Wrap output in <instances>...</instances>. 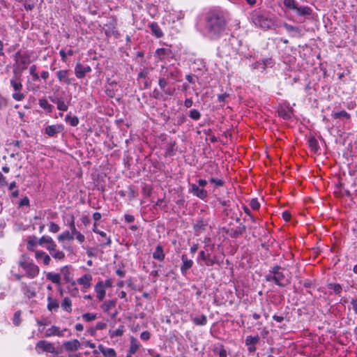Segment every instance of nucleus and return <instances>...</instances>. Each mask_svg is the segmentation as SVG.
<instances>
[{
  "label": "nucleus",
  "instance_id": "f257e3e1",
  "mask_svg": "<svg viewBox=\"0 0 357 357\" xmlns=\"http://www.w3.org/2000/svg\"><path fill=\"white\" fill-rule=\"evenodd\" d=\"M226 21L224 16L219 12L211 10L205 16V29L208 37L218 38L225 29Z\"/></svg>",
  "mask_w": 357,
  "mask_h": 357
},
{
  "label": "nucleus",
  "instance_id": "f03ea898",
  "mask_svg": "<svg viewBox=\"0 0 357 357\" xmlns=\"http://www.w3.org/2000/svg\"><path fill=\"white\" fill-rule=\"evenodd\" d=\"M18 266L24 271L28 278L33 279L37 277L40 273V268L38 265L35 264L33 260L27 254H22L19 260Z\"/></svg>",
  "mask_w": 357,
  "mask_h": 357
},
{
  "label": "nucleus",
  "instance_id": "7ed1b4c3",
  "mask_svg": "<svg viewBox=\"0 0 357 357\" xmlns=\"http://www.w3.org/2000/svg\"><path fill=\"white\" fill-rule=\"evenodd\" d=\"M273 281L275 284L280 287H284L289 282L288 271L281 268L275 266L269 274V282Z\"/></svg>",
  "mask_w": 357,
  "mask_h": 357
},
{
  "label": "nucleus",
  "instance_id": "20e7f679",
  "mask_svg": "<svg viewBox=\"0 0 357 357\" xmlns=\"http://www.w3.org/2000/svg\"><path fill=\"white\" fill-rule=\"evenodd\" d=\"M10 83L14 90L13 98L16 101H22L25 98L24 94L21 92L23 88L22 82L19 78H13L10 79Z\"/></svg>",
  "mask_w": 357,
  "mask_h": 357
},
{
  "label": "nucleus",
  "instance_id": "39448f33",
  "mask_svg": "<svg viewBox=\"0 0 357 357\" xmlns=\"http://www.w3.org/2000/svg\"><path fill=\"white\" fill-rule=\"evenodd\" d=\"M36 350L38 354L45 351L51 354H56V349L54 344L46 340H40L36 344Z\"/></svg>",
  "mask_w": 357,
  "mask_h": 357
},
{
  "label": "nucleus",
  "instance_id": "423d86ee",
  "mask_svg": "<svg viewBox=\"0 0 357 357\" xmlns=\"http://www.w3.org/2000/svg\"><path fill=\"white\" fill-rule=\"evenodd\" d=\"M67 331L68 330L66 328L63 329H60L59 327L54 325L45 331V336L46 337H50L52 336L64 337V333Z\"/></svg>",
  "mask_w": 357,
  "mask_h": 357
},
{
  "label": "nucleus",
  "instance_id": "0eeeda50",
  "mask_svg": "<svg viewBox=\"0 0 357 357\" xmlns=\"http://www.w3.org/2000/svg\"><path fill=\"white\" fill-rule=\"evenodd\" d=\"M64 127L62 124L48 126L45 129V133L49 137H54L63 131Z\"/></svg>",
  "mask_w": 357,
  "mask_h": 357
},
{
  "label": "nucleus",
  "instance_id": "6e6552de",
  "mask_svg": "<svg viewBox=\"0 0 357 357\" xmlns=\"http://www.w3.org/2000/svg\"><path fill=\"white\" fill-rule=\"evenodd\" d=\"M35 259L38 261V262L42 261L43 264L45 266L50 265L52 259L49 255L45 252L43 250H37L35 251Z\"/></svg>",
  "mask_w": 357,
  "mask_h": 357
},
{
  "label": "nucleus",
  "instance_id": "1a4fd4ad",
  "mask_svg": "<svg viewBox=\"0 0 357 357\" xmlns=\"http://www.w3.org/2000/svg\"><path fill=\"white\" fill-rule=\"evenodd\" d=\"M199 259L202 260L207 266H212L218 263L215 257H211L210 254L206 253L204 250L199 252L198 260Z\"/></svg>",
  "mask_w": 357,
  "mask_h": 357
},
{
  "label": "nucleus",
  "instance_id": "9d476101",
  "mask_svg": "<svg viewBox=\"0 0 357 357\" xmlns=\"http://www.w3.org/2000/svg\"><path fill=\"white\" fill-rule=\"evenodd\" d=\"M63 346L66 351H75L80 348L81 344L78 340L74 339L63 342Z\"/></svg>",
  "mask_w": 357,
  "mask_h": 357
},
{
  "label": "nucleus",
  "instance_id": "9b49d317",
  "mask_svg": "<svg viewBox=\"0 0 357 357\" xmlns=\"http://www.w3.org/2000/svg\"><path fill=\"white\" fill-rule=\"evenodd\" d=\"M21 290L24 295L28 298H31L36 296V289L31 287L30 284L22 282L21 284Z\"/></svg>",
  "mask_w": 357,
  "mask_h": 357
},
{
  "label": "nucleus",
  "instance_id": "f8f14e48",
  "mask_svg": "<svg viewBox=\"0 0 357 357\" xmlns=\"http://www.w3.org/2000/svg\"><path fill=\"white\" fill-rule=\"evenodd\" d=\"M93 277L91 274H84L77 279V283L82 287L83 289H89L91 286Z\"/></svg>",
  "mask_w": 357,
  "mask_h": 357
},
{
  "label": "nucleus",
  "instance_id": "ddd939ff",
  "mask_svg": "<svg viewBox=\"0 0 357 357\" xmlns=\"http://www.w3.org/2000/svg\"><path fill=\"white\" fill-rule=\"evenodd\" d=\"M91 70V68L89 66H83L79 63L75 68V73L77 78H83Z\"/></svg>",
  "mask_w": 357,
  "mask_h": 357
},
{
  "label": "nucleus",
  "instance_id": "4468645a",
  "mask_svg": "<svg viewBox=\"0 0 357 357\" xmlns=\"http://www.w3.org/2000/svg\"><path fill=\"white\" fill-rule=\"evenodd\" d=\"M278 114L280 116L282 117L284 119H289L291 118L293 114V109L289 105L284 106L282 105L278 109Z\"/></svg>",
  "mask_w": 357,
  "mask_h": 357
},
{
  "label": "nucleus",
  "instance_id": "2eb2a0df",
  "mask_svg": "<svg viewBox=\"0 0 357 357\" xmlns=\"http://www.w3.org/2000/svg\"><path fill=\"white\" fill-rule=\"evenodd\" d=\"M94 290L96 293L97 298L102 301L106 295V289L103 287L102 281H99L96 283Z\"/></svg>",
  "mask_w": 357,
  "mask_h": 357
},
{
  "label": "nucleus",
  "instance_id": "dca6fc26",
  "mask_svg": "<svg viewBox=\"0 0 357 357\" xmlns=\"http://www.w3.org/2000/svg\"><path fill=\"white\" fill-rule=\"evenodd\" d=\"M192 194L197 197L204 199L207 197V192L204 188L197 186L196 184H192L190 187Z\"/></svg>",
  "mask_w": 357,
  "mask_h": 357
},
{
  "label": "nucleus",
  "instance_id": "f3484780",
  "mask_svg": "<svg viewBox=\"0 0 357 357\" xmlns=\"http://www.w3.org/2000/svg\"><path fill=\"white\" fill-rule=\"evenodd\" d=\"M39 245H43L46 244L47 250H52L53 247L55 246V242L52 238L50 236H43L38 239Z\"/></svg>",
  "mask_w": 357,
  "mask_h": 357
},
{
  "label": "nucleus",
  "instance_id": "a211bd4d",
  "mask_svg": "<svg viewBox=\"0 0 357 357\" xmlns=\"http://www.w3.org/2000/svg\"><path fill=\"white\" fill-rule=\"evenodd\" d=\"M181 260H182L183 264L181 267V271L183 275H185L188 270L190 269L192 266L193 261H192V260L188 259V257L185 255H181Z\"/></svg>",
  "mask_w": 357,
  "mask_h": 357
},
{
  "label": "nucleus",
  "instance_id": "6ab92c4d",
  "mask_svg": "<svg viewBox=\"0 0 357 357\" xmlns=\"http://www.w3.org/2000/svg\"><path fill=\"white\" fill-rule=\"evenodd\" d=\"M172 52L169 48H158L155 50V55L160 60L170 57Z\"/></svg>",
  "mask_w": 357,
  "mask_h": 357
},
{
  "label": "nucleus",
  "instance_id": "aec40b11",
  "mask_svg": "<svg viewBox=\"0 0 357 357\" xmlns=\"http://www.w3.org/2000/svg\"><path fill=\"white\" fill-rule=\"evenodd\" d=\"M253 22L257 26H259L264 29H266L268 28V21L267 19L264 18L263 16L256 15L253 17Z\"/></svg>",
  "mask_w": 357,
  "mask_h": 357
},
{
  "label": "nucleus",
  "instance_id": "412c9836",
  "mask_svg": "<svg viewBox=\"0 0 357 357\" xmlns=\"http://www.w3.org/2000/svg\"><path fill=\"white\" fill-rule=\"evenodd\" d=\"M167 77L171 78L174 80H178L180 77V72L177 68L174 66H169L167 68Z\"/></svg>",
  "mask_w": 357,
  "mask_h": 357
},
{
  "label": "nucleus",
  "instance_id": "4be33fe9",
  "mask_svg": "<svg viewBox=\"0 0 357 357\" xmlns=\"http://www.w3.org/2000/svg\"><path fill=\"white\" fill-rule=\"evenodd\" d=\"M16 61L19 65L22 66V69H26L27 65L29 63V59L27 56L20 54V53L16 54Z\"/></svg>",
  "mask_w": 357,
  "mask_h": 357
},
{
  "label": "nucleus",
  "instance_id": "5701e85b",
  "mask_svg": "<svg viewBox=\"0 0 357 357\" xmlns=\"http://www.w3.org/2000/svg\"><path fill=\"white\" fill-rule=\"evenodd\" d=\"M52 257L56 260H63L65 258V253L59 250L56 249V244L53 247L52 250H47Z\"/></svg>",
  "mask_w": 357,
  "mask_h": 357
},
{
  "label": "nucleus",
  "instance_id": "b1692460",
  "mask_svg": "<svg viewBox=\"0 0 357 357\" xmlns=\"http://www.w3.org/2000/svg\"><path fill=\"white\" fill-rule=\"evenodd\" d=\"M98 350L105 357H116V353L112 348H105L103 345H98Z\"/></svg>",
  "mask_w": 357,
  "mask_h": 357
},
{
  "label": "nucleus",
  "instance_id": "393cba45",
  "mask_svg": "<svg viewBox=\"0 0 357 357\" xmlns=\"http://www.w3.org/2000/svg\"><path fill=\"white\" fill-rule=\"evenodd\" d=\"M47 308L50 311H56L58 310L59 307V302L56 299H54L52 296H49L47 298Z\"/></svg>",
  "mask_w": 357,
  "mask_h": 357
},
{
  "label": "nucleus",
  "instance_id": "a878e982",
  "mask_svg": "<svg viewBox=\"0 0 357 357\" xmlns=\"http://www.w3.org/2000/svg\"><path fill=\"white\" fill-rule=\"evenodd\" d=\"M57 78L60 82H63L68 84L72 83L71 79L68 77V70H61L56 73Z\"/></svg>",
  "mask_w": 357,
  "mask_h": 357
},
{
  "label": "nucleus",
  "instance_id": "bb28decb",
  "mask_svg": "<svg viewBox=\"0 0 357 357\" xmlns=\"http://www.w3.org/2000/svg\"><path fill=\"white\" fill-rule=\"evenodd\" d=\"M61 273L63 275L64 280L66 282H70L73 280V275L71 273L70 267L65 266L61 268Z\"/></svg>",
  "mask_w": 357,
  "mask_h": 357
},
{
  "label": "nucleus",
  "instance_id": "cd10ccee",
  "mask_svg": "<svg viewBox=\"0 0 357 357\" xmlns=\"http://www.w3.org/2000/svg\"><path fill=\"white\" fill-rule=\"evenodd\" d=\"M149 27L151 29V33L154 35L156 38H159L163 36V32L162 31V30L160 29L157 23H151L149 25Z\"/></svg>",
  "mask_w": 357,
  "mask_h": 357
},
{
  "label": "nucleus",
  "instance_id": "c85d7f7f",
  "mask_svg": "<svg viewBox=\"0 0 357 357\" xmlns=\"http://www.w3.org/2000/svg\"><path fill=\"white\" fill-rule=\"evenodd\" d=\"M153 257L155 259H157L160 261H162L165 259V254L163 252V249L161 245H158L153 253Z\"/></svg>",
  "mask_w": 357,
  "mask_h": 357
},
{
  "label": "nucleus",
  "instance_id": "c756f323",
  "mask_svg": "<svg viewBox=\"0 0 357 357\" xmlns=\"http://www.w3.org/2000/svg\"><path fill=\"white\" fill-rule=\"evenodd\" d=\"M139 347H140V344H139V341L136 338L131 337L129 353H130V354H134L135 353L137 352V351L139 349Z\"/></svg>",
  "mask_w": 357,
  "mask_h": 357
},
{
  "label": "nucleus",
  "instance_id": "7c9ffc66",
  "mask_svg": "<svg viewBox=\"0 0 357 357\" xmlns=\"http://www.w3.org/2000/svg\"><path fill=\"white\" fill-rule=\"evenodd\" d=\"M39 245L38 239L35 237H30L29 239L27 241V245L26 248L29 251L34 252L36 250H35V248Z\"/></svg>",
  "mask_w": 357,
  "mask_h": 357
},
{
  "label": "nucleus",
  "instance_id": "2f4dec72",
  "mask_svg": "<svg viewBox=\"0 0 357 357\" xmlns=\"http://www.w3.org/2000/svg\"><path fill=\"white\" fill-rule=\"evenodd\" d=\"M298 15H310L311 14V9L307 6H296L294 10Z\"/></svg>",
  "mask_w": 357,
  "mask_h": 357
},
{
  "label": "nucleus",
  "instance_id": "473e14b6",
  "mask_svg": "<svg viewBox=\"0 0 357 357\" xmlns=\"http://www.w3.org/2000/svg\"><path fill=\"white\" fill-rule=\"evenodd\" d=\"M115 306V302L114 301H112V300H108V301H105L102 305H101V308L102 309V310L107 313V314H109L110 313V310L114 307Z\"/></svg>",
  "mask_w": 357,
  "mask_h": 357
},
{
  "label": "nucleus",
  "instance_id": "72a5a7b5",
  "mask_svg": "<svg viewBox=\"0 0 357 357\" xmlns=\"http://www.w3.org/2000/svg\"><path fill=\"white\" fill-rule=\"evenodd\" d=\"M38 104L41 108L45 109L46 112L50 113L52 111L53 106L50 105L47 100L45 98H41L38 101Z\"/></svg>",
  "mask_w": 357,
  "mask_h": 357
},
{
  "label": "nucleus",
  "instance_id": "f704fd0d",
  "mask_svg": "<svg viewBox=\"0 0 357 357\" xmlns=\"http://www.w3.org/2000/svg\"><path fill=\"white\" fill-rule=\"evenodd\" d=\"M61 307L65 311H66L68 312H72V301H71L70 298L68 297H65L61 302Z\"/></svg>",
  "mask_w": 357,
  "mask_h": 357
},
{
  "label": "nucleus",
  "instance_id": "c9c22d12",
  "mask_svg": "<svg viewBox=\"0 0 357 357\" xmlns=\"http://www.w3.org/2000/svg\"><path fill=\"white\" fill-rule=\"evenodd\" d=\"M46 278L47 280H50L54 284H60L61 282V276L58 273H54L52 272H49L46 275Z\"/></svg>",
  "mask_w": 357,
  "mask_h": 357
},
{
  "label": "nucleus",
  "instance_id": "e433bc0d",
  "mask_svg": "<svg viewBox=\"0 0 357 357\" xmlns=\"http://www.w3.org/2000/svg\"><path fill=\"white\" fill-rule=\"evenodd\" d=\"M52 102L56 104L57 109L60 111L65 112L68 109V106L65 102L59 98L52 100Z\"/></svg>",
  "mask_w": 357,
  "mask_h": 357
},
{
  "label": "nucleus",
  "instance_id": "4c0bfd02",
  "mask_svg": "<svg viewBox=\"0 0 357 357\" xmlns=\"http://www.w3.org/2000/svg\"><path fill=\"white\" fill-rule=\"evenodd\" d=\"M70 234L73 235V237L75 236L77 241L80 243H83L85 240L84 236L79 231H77L76 228H73Z\"/></svg>",
  "mask_w": 357,
  "mask_h": 357
},
{
  "label": "nucleus",
  "instance_id": "58836bf2",
  "mask_svg": "<svg viewBox=\"0 0 357 357\" xmlns=\"http://www.w3.org/2000/svg\"><path fill=\"white\" fill-rule=\"evenodd\" d=\"M308 144H309V146L310 147L312 151H313L314 152H317L318 151L319 147L318 142L315 137H310L308 139Z\"/></svg>",
  "mask_w": 357,
  "mask_h": 357
},
{
  "label": "nucleus",
  "instance_id": "ea45409f",
  "mask_svg": "<svg viewBox=\"0 0 357 357\" xmlns=\"http://www.w3.org/2000/svg\"><path fill=\"white\" fill-rule=\"evenodd\" d=\"M331 116L334 119H340V118H345L347 119H350V114L349 113H347L344 110H342L340 112L332 113Z\"/></svg>",
  "mask_w": 357,
  "mask_h": 357
},
{
  "label": "nucleus",
  "instance_id": "a19ab883",
  "mask_svg": "<svg viewBox=\"0 0 357 357\" xmlns=\"http://www.w3.org/2000/svg\"><path fill=\"white\" fill-rule=\"evenodd\" d=\"M65 121L68 122L71 126H77L79 123V119L77 116H71L70 115H66Z\"/></svg>",
  "mask_w": 357,
  "mask_h": 357
},
{
  "label": "nucleus",
  "instance_id": "79ce46f5",
  "mask_svg": "<svg viewBox=\"0 0 357 357\" xmlns=\"http://www.w3.org/2000/svg\"><path fill=\"white\" fill-rule=\"evenodd\" d=\"M73 239V235L70 234V232L68 231H63L58 236V240L59 241H63L64 240L71 241Z\"/></svg>",
  "mask_w": 357,
  "mask_h": 357
},
{
  "label": "nucleus",
  "instance_id": "37998d69",
  "mask_svg": "<svg viewBox=\"0 0 357 357\" xmlns=\"http://www.w3.org/2000/svg\"><path fill=\"white\" fill-rule=\"evenodd\" d=\"M193 321L197 325L204 326L206 324L207 319L205 315H201L199 317L194 318Z\"/></svg>",
  "mask_w": 357,
  "mask_h": 357
},
{
  "label": "nucleus",
  "instance_id": "c03bdc74",
  "mask_svg": "<svg viewBox=\"0 0 357 357\" xmlns=\"http://www.w3.org/2000/svg\"><path fill=\"white\" fill-rule=\"evenodd\" d=\"M123 326H120L117 329L114 331H109V335L111 337H119L123 334Z\"/></svg>",
  "mask_w": 357,
  "mask_h": 357
},
{
  "label": "nucleus",
  "instance_id": "a18cd8bd",
  "mask_svg": "<svg viewBox=\"0 0 357 357\" xmlns=\"http://www.w3.org/2000/svg\"><path fill=\"white\" fill-rule=\"evenodd\" d=\"M209 181L214 185V187L218 188L222 186L224 184V181L222 178H215L211 176L209 178Z\"/></svg>",
  "mask_w": 357,
  "mask_h": 357
},
{
  "label": "nucleus",
  "instance_id": "49530a36",
  "mask_svg": "<svg viewBox=\"0 0 357 357\" xmlns=\"http://www.w3.org/2000/svg\"><path fill=\"white\" fill-rule=\"evenodd\" d=\"M297 4L295 0H284V6L290 10H294Z\"/></svg>",
  "mask_w": 357,
  "mask_h": 357
},
{
  "label": "nucleus",
  "instance_id": "de8ad7c7",
  "mask_svg": "<svg viewBox=\"0 0 357 357\" xmlns=\"http://www.w3.org/2000/svg\"><path fill=\"white\" fill-rule=\"evenodd\" d=\"M36 70H37V67H36V65H32L29 68V73L32 76L33 79L35 80V81H37V80L39 79V75L36 73Z\"/></svg>",
  "mask_w": 357,
  "mask_h": 357
},
{
  "label": "nucleus",
  "instance_id": "09e8293b",
  "mask_svg": "<svg viewBox=\"0 0 357 357\" xmlns=\"http://www.w3.org/2000/svg\"><path fill=\"white\" fill-rule=\"evenodd\" d=\"M259 341V337L258 336H248L245 340V344L247 345H255L257 344Z\"/></svg>",
  "mask_w": 357,
  "mask_h": 357
},
{
  "label": "nucleus",
  "instance_id": "8fccbe9b",
  "mask_svg": "<svg viewBox=\"0 0 357 357\" xmlns=\"http://www.w3.org/2000/svg\"><path fill=\"white\" fill-rule=\"evenodd\" d=\"M82 319L86 321H93L96 319V314L95 313H89V312H87V313H84L82 314Z\"/></svg>",
  "mask_w": 357,
  "mask_h": 357
},
{
  "label": "nucleus",
  "instance_id": "3c124183",
  "mask_svg": "<svg viewBox=\"0 0 357 357\" xmlns=\"http://www.w3.org/2000/svg\"><path fill=\"white\" fill-rule=\"evenodd\" d=\"M328 287L337 294H340L342 292V289L340 284H330Z\"/></svg>",
  "mask_w": 357,
  "mask_h": 357
},
{
  "label": "nucleus",
  "instance_id": "603ef678",
  "mask_svg": "<svg viewBox=\"0 0 357 357\" xmlns=\"http://www.w3.org/2000/svg\"><path fill=\"white\" fill-rule=\"evenodd\" d=\"M189 116L194 120H199L200 119L201 114L197 109H191L190 111Z\"/></svg>",
  "mask_w": 357,
  "mask_h": 357
},
{
  "label": "nucleus",
  "instance_id": "864d4df0",
  "mask_svg": "<svg viewBox=\"0 0 357 357\" xmlns=\"http://www.w3.org/2000/svg\"><path fill=\"white\" fill-rule=\"evenodd\" d=\"M97 234H98L100 236H102V238H105L106 239V241L105 243H103L104 245H109L111 244V242H112L111 238H110V237L107 236V234L105 232L99 231Z\"/></svg>",
  "mask_w": 357,
  "mask_h": 357
},
{
  "label": "nucleus",
  "instance_id": "5fc2aeb1",
  "mask_svg": "<svg viewBox=\"0 0 357 357\" xmlns=\"http://www.w3.org/2000/svg\"><path fill=\"white\" fill-rule=\"evenodd\" d=\"M60 230L59 226L54 223L51 222L49 226V231L52 233H57Z\"/></svg>",
  "mask_w": 357,
  "mask_h": 357
},
{
  "label": "nucleus",
  "instance_id": "6e6d98bb",
  "mask_svg": "<svg viewBox=\"0 0 357 357\" xmlns=\"http://www.w3.org/2000/svg\"><path fill=\"white\" fill-rule=\"evenodd\" d=\"M20 315H21V312H20V311H17V312L14 314V317H13V324H14L15 326H19V325H20Z\"/></svg>",
  "mask_w": 357,
  "mask_h": 357
},
{
  "label": "nucleus",
  "instance_id": "4d7b16f0",
  "mask_svg": "<svg viewBox=\"0 0 357 357\" xmlns=\"http://www.w3.org/2000/svg\"><path fill=\"white\" fill-rule=\"evenodd\" d=\"M214 351L218 354L219 357H227V351L224 348H216Z\"/></svg>",
  "mask_w": 357,
  "mask_h": 357
},
{
  "label": "nucleus",
  "instance_id": "13d9d810",
  "mask_svg": "<svg viewBox=\"0 0 357 357\" xmlns=\"http://www.w3.org/2000/svg\"><path fill=\"white\" fill-rule=\"evenodd\" d=\"M250 205L251 208L254 210H257L260 206V204L257 199H252L250 201Z\"/></svg>",
  "mask_w": 357,
  "mask_h": 357
},
{
  "label": "nucleus",
  "instance_id": "bf43d9fd",
  "mask_svg": "<svg viewBox=\"0 0 357 357\" xmlns=\"http://www.w3.org/2000/svg\"><path fill=\"white\" fill-rule=\"evenodd\" d=\"M351 304L352 305L353 310L355 314H357V296L351 299Z\"/></svg>",
  "mask_w": 357,
  "mask_h": 357
},
{
  "label": "nucleus",
  "instance_id": "052dcab7",
  "mask_svg": "<svg viewBox=\"0 0 357 357\" xmlns=\"http://www.w3.org/2000/svg\"><path fill=\"white\" fill-rule=\"evenodd\" d=\"M158 84L162 90L166 88L167 82L165 78H160L158 82Z\"/></svg>",
  "mask_w": 357,
  "mask_h": 357
},
{
  "label": "nucleus",
  "instance_id": "680f3d73",
  "mask_svg": "<svg viewBox=\"0 0 357 357\" xmlns=\"http://www.w3.org/2000/svg\"><path fill=\"white\" fill-rule=\"evenodd\" d=\"M107 324L102 321H99L96 325V330H103L106 328Z\"/></svg>",
  "mask_w": 357,
  "mask_h": 357
},
{
  "label": "nucleus",
  "instance_id": "e2e57ef3",
  "mask_svg": "<svg viewBox=\"0 0 357 357\" xmlns=\"http://www.w3.org/2000/svg\"><path fill=\"white\" fill-rule=\"evenodd\" d=\"M102 284L105 289L112 287L113 285V280L112 279H107L105 282L102 281Z\"/></svg>",
  "mask_w": 357,
  "mask_h": 357
},
{
  "label": "nucleus",
  "instance_id": "0e129e2a",
  "mask_svg": "<svg viewBox=\"0 0 357 357\" xmlns=\"http://www.w3.org/2000/svg\"><path fill=\"white\" fill-rule=\"evenodd\" d=\"M150 333L148 331H143L140 335V337L143 340H148L150 338Z\"/></svg>",
  "mask_w": 357,
  "mask_h": 357
},
{
  "label": "nucleus",
  "instance_id": "69168bd1",
  "mask_svg": "<svg viewBox=\"0 0 357 357\" xmlns=\"http://www.w3.org/2000/svg\"><path fill=\"white\" fill-rule=\"evenodd\" d=\"M29 199L28 197H25L22 198L20 202V206H29Z\"/></svg>",
  "mask_w": 357,
  "mask_h": 357
},
{
  "label": "nucleus",
  "instance_id": "338daca9",
  "mask_svg": "<svg viewBox=\"0 0 357 357\" xmlns=\"http://www.w3.org/2000/svg\"><path fill=\"white\" fill-rule=\"evenodd\" d=\"M192 104H193V102H192V100L191 98H186L185 100L184 105L187 108H189V107H192Z\"/></svg>",
  "mask_w": 357,
  "mask_h": 357
},
{
  "label": "nucleus",
  "instance_id": "774afa93",
  "mask_svg": "<svg viewBox=\"0 0 357 357\" xmlns=\"http://www.w3.org/2000/svg\"><path fill=\"white\" fill-rule=\"evenodd\" d=\"M59 54H60V56L61 57L62 61L66 62V60H67V54H66V52L63 50H61L59 52Z\"/></svg>",
  "mask_w": 357,
  "mask_h": 357
}]
</instances>
